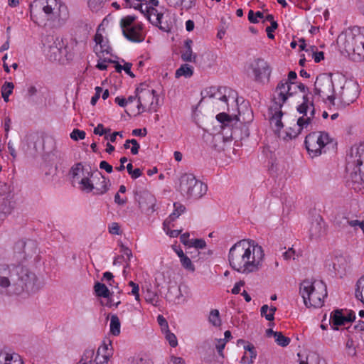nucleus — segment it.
I'll list each match as a JSON object with an SVG mask.
<instances>
[{
  "mask_svg": "<svg viewBox=\"0 0 364 364\" xmlns=\"http://www.w3.org/2000/svg\"><path fill=\"white\" fill-rule=\"evenodd\" d=\"M264 253L262 247L255 241L241 240L229 251L228 261L230 267L242 274L259 271L262 267Z\"/></svg>",
  "mask_w": 364,
  "mask_h": 364,
  "instance_id": "obj_1",
  "label": "nucleus"
},
{
  "mask_svg": "<svg viewBox=\"0 0 364 364\" xmlns=\"http://www.w3.org/2000/svg\"><path fill=\"white\" fill-rule=\"evenodd\" d=\"M36 279V274L21 262L0 264V288H10L18 294L25 288L33 289Z\"/></svg>",
  "mask_w": 364,
  "mask_h": 364,
  "instance_id": "obj_2",
  "label": "nucleus"
},
{
  "mask_svg": "<svg viewBox=\"0 0 364 364\" xmlns=\"http://www.w3.org/2000/svg\"><path fill=\"white\" fill-rule=\"evenodd\" d=\"M337 43L353 60H364V28H348L338 36Z\"/></svg>",
  "mask_w": 364,
  "mask_h": 364,
  "instance_id": "obj_3",
  "label": "nucleus"
},
{
  "mask_svg": "<svg viewBox=\"0 0 364 364\" xmlns=\"http://www.w3.org/2000/svg\"><path fill=\"white\" fill-rule=\"evenodd\" d=\"M291 85H294V83L284 80L278 83L275 90L278 97L274 98L272 105L269 108V120L271 124H274L275 132H279L283 127V123L281 121L283 115L282 107L288 97L294 95V92H291Z\"/></svg>",
  "mask_w": 364,
  "mask_h": 364,
  "instance_id": "obj_4",
  "label": "nucleus"
},
{
  "mask_svg": "<svg viewBox=\"0 0 364 364\" xmlns=\"http://www.w3.org/2000/svg\"><path fill=\"white\" fill-rule=\"evenodd\" d=\"M300 294L307 307H321L323 304V299L327 296L326 284L322 282H311L304 280L300 284Z\"/></svg>",
  "mask_w": 364,
  "mask_h": 364,
  "instance_id": "obj_5",
  "label": "nucleus"
},
{
  "mask_svg": "<svg viewBox=\"0 0 364 364\" xmlns=\"http://www.w3.org/2000/svg\"><path fill=\"white\" fill-rule=\"evenodd\" d=\"M364 160V145L354 146L351 147L350 154L347 158V170H352L350 178L355 183L362 184L364 179L361 174L360 166Z\"/></svg>",
  "mask_w": 364,
  "mask_h": 364,
  "instance_id": "obj_6",
  "label": "nucleus"
},
{
  "mask_svg": "<svg viewBox=\"0 0 364 364\" xmlns=\"http://www.w3.org/2000/svg\"><path fill=\"white\" fill-rule=\"evenodd\" d=\"M331 142L328 134L324 132L310 133L304 141L308 153L312 158L321 155L325 146Z\"/></svg>",
  "mask_w": 364,
  "mask_h": 364,
  "instance_id": "obj_7",
  "label": "nucleus"
},
{
  "mask_svg": "<svg viewBox=\"0 0 364 364\" xmlns=\"http://www.w3.org/2000/svg\"><path fill=\"white\" fill-rule=\"evenodd\" d=\"M334 85L331 73H322L317 76L314 83V93L326 100L332 105H336Z\"/></svg>",
  "mask_w": 364,
  "mask_h": 364,
  "instance_id": "obj_8",
  "label": "nucleus"
},
{
  "mask_svg": "<svg viewBox=\"0 0 364 364\" xmlns=\"http://www.w3.org/2000/svg\"><path fill=\"white\" fill-rule=\"evenodd\" d=\"M136 16L134 15H128L122 18L120 21V27L122 28L123 36L129 41L134 43H140L144 40L142 34V24L134 23Z\"/></svg>",
  "mask_w": 364,
  "mask_h": 364,
  "instance_id": "obj_9",
  "label": "nucleus"
},
{
  "mask_svg": "<svg viewBox=\"0 0 364 364\" xmlns=\"http://www.w3.org/2000/svg\"><path fill=\"white\" fill-rule=\"evenodd\" d=\"M247 72L255 82H264L265 80H269L272 68L264 59L257 58L249 63Z\"/></svg>",
  "mask_w": 364,
  "mask_h": 364,
  "instance_id": "obj_10",
  "label": "nucleus"
},
{
  "mask_svg": "<svg viewBox=\"0 0 364 364\" xmlns=\"http://www.w3.org/2000/svg\"><path fill=\"white\" fill-rule=\"evenodd\" d=\"M336 105L338 109H345L353 103L358 96V86L354 83L345 84L341 87L340 90L335 92Z\"/></svg>",
  "mask_w": 364,
  "mask_h": 364,
  "instance_id": "obj_11",
  "label": "nucleus"
},
{
  "mask_svg": "<svg viewBox=\"0 0 364 364\" xmlns=\"http://www.w3.org/2000/svg\"><path fill=\"white\" fill-rule=\"evenodd\" d=\"M244 107L245 109L243 111L239 110L238 116L235 115L234 117L225 112H221L217 114L216 119L220 123H221V127H233L237 122H240L245 124L251 123L254 118L253 112L246 106H244Z\"/></svg>",
  "mask_w": 364,
  "mask_h": 364,
  "instance_id": "obj_12",
  "label": "nucleus"
},
{
  "mask_svg": "<svg viewBox=\"0 0 364 364\" xmlns=\"http://www.w3.org/2000/svg\"><path fill=\"white\" fill-rule=\"evenodd\" d=\"M297 111L303 116L297 119L296 124L300 129L306 128L311 124L315 114V108L312 101H310L307 95H304L303 102L297 107Z\"/></svg>",
  "mask_w": 364,
  "mask_h": 364,
  "instance_id": "obj_13",
  "label": "nucleus"
},
{
  "mask_svg": "<svg viewBox=\"0 0 364 364\" xmlns=\"http://www.w3.org/2000/svg\"><path fill=\"white\" fill-rule=\"evenodd\" d=\"M136 97L141 106L147 107L148 112L156 111L154 106V100H158L155 97V90L149 89L146 84L141 83L136 89Z\"/></svg>",
  "mask_w": 364,
  "mask_h": 364,
  "instance_id": "obj_14",
  "label": "nucleus"
},
{
  "mask_svg": "<svg viewBox=\"0 0 364 364\" xmlns=\"http://www.w3.org/2000/svg\"><path fill=\"white\" fill-rule=\"evenodd\" d=\"M134 199L138 203L139 208L143 213L150 215L155 211L156 198L149 191H135Z\"/></svg>",
  "mask_w": 364,
  "mask_h": 364,
  "instance_id": "obj_15",
  "label": "nucleus"
},
{
  "mask_svg": "<svg viewBox=\"0 0 364 364\" xmlns=\"http://www.w3.org/2000/svg\"><path fill=\"white\" fill-rule=\"evenodd\" d=\"M60 1L59 0H36L32 6L42 9L48 19H53Z\"/></svg>",
  "mask_w": 364,
  "mask_h": 364,
  "instance_id": "obj_16",
  "label": "nucleus"
},
{
  "mask_svg": "<svg viewBox=\"0 0 364 364\" xmlns=\"http://www.w3.org/2000/svg\"><path fill=\"white\" fill-rule=\"evenodd\" d=\"M197 179L192 173H183L179 178L178 190L181 193L186 196L189 191H193V188L196 184Z\"/></svg>",
  "mask_w": 364,
  "mask_h": 364,
  "instance_id": "obj_17",
  "label": "nucleus"
},
{
  "mask_svg": "<svg viewBox=\"0 0 364 364\" xmlns=\"http://www.w3.org/2000/svg\"><path fill=\"white\" fill-rule=\"evenodd\" d=\"M94 191L95 194H104L109 188L110 181L101 172H94Z\"/></svg>",
  "mask_w": 364,
  "mask_h": 364,
  "instance_id": "obj_18",
  "label": "nucleus"
},
{
  "mask_svg": "<svg viewBox=\"0 0 364 364\" xmlns=\"http://www.w3.org/2000/svg\"><path fill=\"white\" fill-rule=\"evenodd\" d=\"M202 99L200 103L202 102L206 97L215 98L218 102L223 103V106H218V109H224L228 106V98L225 95H221L220 89H216L215 87H210L201 92Z\"/></svg>",
  "mask_w": 364,
  "mask_h": 364,
  "instance_id": "obj_19",
  "label": "nucleus"
},
{
  "mask_svg": "<svg viewBox=\"0 0 364 364\" xmlns=\"http://www.w3.org/2000/svg\"><path fill=\"white\" fill-rule=\"evenodd\" d=\"M325 224L321 218H318L311 223L309 229V237L311 240H317L325 235Z\"/></svg>",
  "mask_w": 364,
  "mask_h": 364,
  "instance_id": "obj_20",
  "label": "nucleus"
},
{
  "mask_svg": "<svg viewBox=\"0 0 364 364\" xmlns=\"http://www.w3.org/2000/svg\"><path fill=\"white\" fill-rule=\"evenodd\" d=\"M69 18L70 14L67 6L60 1L53 20L56 21L58 26H62L66 23Z\"/></svg>",
  "mask_w": 364,
  "mask_h": 364,
  "instance_id": "obj_21",
  "label": "nucleus"
},
{
  "mask_svg": "<svg viewBox=\"0 0 364 364\" xmlns=\"http://www.w3.org/2000/svg\"><path fill=\"white\" fill-rule=\"evenodd\" d=\"M94 41L96 43L95 51L97 55L104 54L105 53H110L112 48L108 44V41L104 40L103 36L99 33L98 31L95 36Z\"/></svg>",
  "mask_w": 364,
  "mask_h": 364,
  "instance_id": "obj_22",
  "label": "nucleus"
},
{
  "mask_svg": "<svg viewBox=\"0 0 364 364\" xmlns=\"http://www.w3.org/2000/svg\"><path fill=\"white\" fill-rule=\"evenodd\" d=\"M207 190V186L204 184L202 181L198 180L196 186L193 188V191H189V193L186 196V197L187 198L198 199L206 193Z\"/></svg>",
  "mask_w": 364,
  "mask_h": 364,
  "instance_id": "obj_23",
  "label": "nucleus"
},
{
  "mask_svg": "<svg viewBox=\"0 0 364 364\" xmlns=\"http://www.w3.org/2000/svg\"><path fill=\"white\" fill-rule=\"evenodd\" d=\"M342 311V309H336L331 314L330 323H332L333 325L335 326H332L333 330H338V326H342L347 323Z\"/></svg>",
  "mask_w": 364,
  "mask_h": 364,
  "instance_id": "obj_24",
  "label": "nucleus"
},
{
  "mask_svg": "<svg viewBox=\"0 0 364 364\" xmlns=\"http://www.w3.org/2000/svg\"><path fill=\"white\" fill-rule=\"evenodd\" d=\"M193 41L191 39H186L184 42L186 50L182 53L181 58L186 62H196V55L193 53L191 46Z\"/></svg>",
  "mask_w": 364,
  "mask_h": 364,
  "instance_id": "obj_25",
  "label": "nucleus"
},
{
  "mask_svg": "<svg viewBox=\"0 0 364 364\" xmlns=\"http://www.w3.org/2000/svg\"><path fill=\"white\" fill-rule=\"evenodd\" d=\"M90 177L94 178V172L91 171L87 172V176H85L79 182L80 189L86 193H90L94 191V183L90 180Z\"/></svg>",
  "mask_w": 364,
  "mask_h": 364,
  "instance_id": "obj_26",
  "label": "nucleus"
},
{
  "mask_svg": "<svg viewBox=\"0 0 364 364\" xmlns=\"http://www.w3.org/2000/svg\"><path fill=\"white\" fill-rule=\"evenodd\" d=\"M36 242L31 240H26V246L23 250L21 261H18V262H21L23 264V261H25L28 257H31L34 253H36Z\"/></svg>",
  "mask_w": 364,
  "mask_h": 364,
  "instance_id": "obj_27",
  "label": "nucleus"
},
{
  "mask_svg": "<svg viewBox=\"0 0 364 364\" xmlns=\"http://www.w3.org/2000/svg\"><path fill=\"white\" fill-rule=\"evenodd\" d=\"M170 6L174 7L182 6L185 9L188 10L195 6L196 0H166Z\"/></svg>",
  "mask_w": 364,
  "mask_h": 364,
  "instance_id": "obj_28",
  "label": "nucleus"
},
{
  "mask_svg": "<svg viewBox=\"0 0 364 364\" xmlns=\"http://www.w3.org/2000/svg\"><path fill=\"white\" fill-rule=\"evenodd\" d=\"M96 295L99 297L109 298L110 291L105 284L96 282L94 286Z\"/></svg>",
  "mask_w": 364,
  "mask_h": 364,
  "instance_id": "obj_29",
  "label": "nucleus"
},
{
  "mask_svg": "<svg viewBox=\"0 0 364 364\" xmlns=\"http://www.w3.org/2000/svg\"><path fill=\"white\" fill-rule=\"evenodd\" d=\"M193 68L188 64H183L178 69L176 70L175 76L176 78H178L181 76L190 77L193 75Z\"/></svg>",
  "mask_w": 364,
  "mask_h": 364,
  "instance_id": "obj_30",
  "label": "nucleus"
},
{
  "mask_svg": "<svg viewBox=\"0 0 364 364\" xmlns=\"http://www.w3.org/2000/svg\"><path fill=\"white\" fill-rule=\"evenodd\" d=\"M26 246V240H20L17 241L14 247V255L17 260L21 261L23 250Z\"/></svg>",
  "mask_w": 364,
  "mask_h": 364,
  "instance_id": "obj_31",
  "label": "nucleus"
},
{
  "mask_svg": "<svg viewBox=\"0 0 364 364\" xmlns=\"http://www.w3.org/2000/svg\"><path fill=\"white\" fill-rule=\"evenodd\" d=\"M120 321L117 315H112L110 319V333L113 336H118L120 333Z\"/></svg>",
  "mask_w": 364,
  "mask_h": 364,
  "instance_id": "obj_32",
  "label": "nucleus"
},
{
  "mask_svg": "<svg viewBox=\"0 0 364 364\" xmlns=\"http://www.w3.org/2000/svg\"><path fill=\"white\" fill-rule=\"evenodd\" d=\"M12 188L10 185L5 182L0 181V197L2 200L11 199Z\"/></svg>",
  "mask_w": 364,
  "mask_h": 364,
  "instance_id": "obj_33",
  "label": "nucleus"
},
{
  "mask_svg": "<svg viewBox=\"0 0 364 364\" xmlns=\"http://www.w3.org/2000/svg\"><path fill=\"white\" fill-rule=\"evenodd\" d=\"M14 87V83L11 82H5L2 85L1 95L6 102H9V97L12 93Z\"/></svg>",
  "mask_w": 364,
  "mask_h": 364,
  "instance_id": "obj_34",
  "label": "nucleus"
},
{
  "mask_svg": "<svg viewBox=\"0 0 364 364\" xmlns=\"http://www.w3.org/2000/svg\"><path fill=\"white\" fill-rule=\"evenodd\" d=\"M174 210L173 212L169 215V219L171 221L175 220L176 218H178L186 210V207L179 203H173Z\"/></svg>",
  "mask_w": 364,
  "mask_h": 364,
  "instance_id": "obj_35",
  "label": "nucleus"
},
{
  "mask_svg": "<svg viewBox=\"0 0 364 364\" xmlns=\"http://www.w3.org/2000/svg\"><path fill=\"white\" fill-rule=\"evenodd\" d=\"M2 360H4L3 364H23V362L19 358V356L18 355H14L11 354L4 353Z\"/></svg>",
  "mask_w": 364,
  "mask_h": 364,
  "instance_id": "obj_36",
  "label": "nucleus"
},
{
  "mask_svg": "<svg viewBox=\"0 0 364 364\" xmlns=\"http://www.w3.org/2000/svg\"><path fill=\"white\" fill-rule=\"evenodd\" d=\"M112 341L109 338L103 341V344L98 348L97 353L98 355L105 354L106 353H109L110 356L112 355Z\"/></svg>",
  "mask_w": 364,
  "mask_h": 364,
  "instance_id": "obj_37",
  "label": "nucleus"
},
{
  "mask_svg": "<svg viewBox=\"0 0 364 364\" xmlns=\"http://www.w3.org/2000/svg\"><path fill=\"white\" fill-rule=\"evenodd\" d=\"M208 321L211 323L214 326H220L221 325V320L220 318L219 311L217 309H213L210 312V315L208 317Z\"/></svg>",
  "mask_w": 364,
  "mask_h": 364,
  "instance_id": "obj_38",
  "label": "nucleus"
},
{
  "mask_svg": "<svg viewBox=\"0 0 364 364\" xmlns=\"http://www.w3.org/2000/svg\"><path fill=\"white\" fill-rule=\"evenodd\" d=\"M145 299L148 303L151 304L154 306L159 305V299L156 293L149 289L146 290Z\"/></svg>",
  "mask_w": 364,
  "mask_h": 364,
  "instance_id": "obj_39",
  "label": "nucleus"
},
{
  "mask_svg": "<svg viewBox=\"0 0 364 364\" xmlns=\"http://www.w3.org/2000/svg\"><path fill=\"white\" fill-rule=\"evenodd\" d=\"M275 342L280 346L286 347L290 343V338L284 336L282 332L276 333Z\"/></svg>",
  "mask_w": 364,
  "mask_h": 364,
  "instance_id": "obj_40",
  "label": "nucleus"
},
{
  "mask_svg": "<svg viewBox=\"0 0 364 364\" xmlns=\"http://www.w3.org/2000/svg\"><path fill=\"white\" fill-rule=\"evenodd\" d=\"M244 349L250 353V360H247V363H252L253 360L257 357V352L255 346L250 343H247V345L244 346Z\"/></svg>",
  "mask_w": 364,
  "mask_h": 364,
  "instance_id": "obj_41",
  "label": "nucleus"
},
{
  "mask_svg": "<svg viewBox=\"0 0 364 364\" xmlns=\"http://www.w3.org/2000/svg\"><path fill=\"white\" fill-rule=\"evenodd\" d=\"M180 262L184 269L191 272H194L195 267L193 264L191 259L187 255L180 259Z\"/></svg>",
  "mask_w": 364,
  "mask_h": 364,
  "instance_id": "obj_42",
  "label": "nucleus"
},
{
  "mask_svg": "<svg viewBox=\"0 0 364 364\" xmlns=\"http://www.w3.org/2000/svg\"><path fill=\"white\" fill-rule=\"evenodd\" d=\"M10 200L11 199H4L0 205V212L4 215L10 213L13 208Z\"/></svg>",
  "mask_w": 364,
  "mask_h": 364,
  "instance_id": "obj_43",
  "label": "nucleus"
},
{
  "mask_svg": "<svg viewBox=\"0 0 364 364\" xmlns=\"http://www.w3.org/2000/svg\"><path fill=\"white\" fill-rule=\"evenodd\" d=\"M163 333L165 334V338L168 341V343L171 347L174 348L178 345L176 336L174 333H171L169 329Z\"/></svg>",
  "mask_w": 364,
  "mask_h": 364,
  "instance_id": "obj_44",
  "label": "nucleus"
},
{
  "mask_svg": "<svg viewBox=\"0 0 364 364\" xmlns=\"http://www.w3.org/2000/svg\"><path fill=\"white\" fill-rule=\"evenodd\" d=\"M85 132L78 129H74L70 133V136L74 141H78L79 139H84L85 138Z\"/></svg>",
  "mask_w": 364,
  "mask_h": 364,
  "instance_id": "obj_45",
  "label": "nucleus"
},
{
  "mask_svg": "<svg viewBox=\"0 0 364 364\" xmlns=\"http://www.w3.org/2000/svg\"><path fill=\"white\" fill-rule=\"evenodd\" d=\"M206 246L205 241L203 239H192L188 247H195L196 249H204Z\"/></svg>",
  "mask_w": 364,
  "mask_h": 364,
  "instance_id": "obj_46",
  "label": "nucleus"
},
{
  "mask_svg": "<svg viewBox=\"0 0 364 364\" xmlns=\"http://www.w3.org/2000/svg\"><path fill=\"white\" fill-rule=\"evenodd\" d=\"M93 355H94V350L93 349H87L84 352L80 360L85 362L87 364H91Z\"/></svg>",
  "mask_w": 364,
  "mask_h": 364,
  "instance_id": "obj_47",
  "label": "nucleus"
},
{
  "mask_svg": "<svg viewBox=\"0 0 364 364\" xmlns=\"http://www.w3.org/2000/svg\"><path fill=\"white\" fill-rule=\"evenodd\" d=\"M146 10V16L149 22L151 23V19L155 18V14L158 13V11L154 7H149L148 6H145Z\"/></svg>",
  "mask_w": 364,
  "mask_h": 364,
  "instance_id": "obj_48",
  "label": "nucleus"
},
{
  "mask_svg": "<svg viewBox=\"0 0 364 364\" xmlns=\"http://www.w3.org/2000/svg\"><path fill=\"white\" fill-rule=\"evenodd\" d=\"M109 357V353H106L105 354H103L102 357H100V355H98V354L97 353L95 361L96 364H107L108 363Z\"/></svg>",
  "mask_w": 364,
  "mask_h": 364,
  "instance_id": "obj_49",
  "label": "nucleus"
},
{
  "mask_svg": "<svg viewBox=\"0 0 364 364\" xmlns=\"http://www.w3.org/2000/svg\"><path fill=\"white\" fill-rule=\"evenodd\" d=\"M157 321L161 328L162 332H164L166 330H168V322L163 316L159 315L157 317Z\"/></svg>",
  "mask_w": 364,
  "mask_h": 364,
  "instance_id": "obj_50",
  "label": "nucleus"
},
{
  "mask_svg": "<svg viewBox=\"0 0 364 364\" xmlns=\"http://www.w3.org/2000/svg\"><path fill=\"white\" fill-rule=\"evenodd\" d=\"M129 285L132 287V294H133L135 296L136 300L139 301V285L132 281H130L129 282Z\"/></svg>",
  "mask_w": 364,
  "mask_h": 364,
  "instance_id": "obj_51",
  "label": "nucleus"
},
{
  "mask_svg": "<svg viewBox=\"0 0 364 364\" xmlns=\"http://www.w3.org/2000/svg\"><path fill=\"white\" fill-rule=\"evenodd\" d=\"M127 143H131L132 146L131 148V152L132 154L136 155L139 153V149L140 148L139 144L137 142V141L134 139H128Z\"/></svg>",
  "mask_w": 364,
  "mask_h": 364,
  "instance_id": "obj_52",
  "label": "nucleus"
},
{
  "mask_svg": "<svg viewBox=\"0 0 364 364\" xmlns=\"http://www.w3.org/2000/svg\"><path fill=\"white\" fill-rule=\"evenodd\" d=\"M278 27L277 22H272L270 26L266 28V32L267 33V36L270 39H273L274 38V35L272 34V32L276 30Z\"/></svg>",
  "mask_w": 364,
  "mask_h": 364,
  "instance_id": "obj_53",
  "label": "nucleus"
},
{
  "mask_svg": "<svg viewBox=\"0 0 364 364\" xmlns=\"http://www.w3.org/2000/svg\"><path fill=\"white\" fill-rule=\"evenodd\" d=\"M106 0H88V5L92 10H97Z\"/></svg>",
  "mask_w": 364,
  "mask_h": 364,
  "instance_id": "obj_54",
  "label": "nucleus"
},
{
  "mask_svg": "<svg viewBox=\"0 0 364 364\" xmlns=\"http://www.w3.org/2000/svg\"><path fill=\"white\" fill-rule=\"evenodd\" d=\"M346 346L348 349V355L353 356L356 354V350L353 346V341L351 338H349L347 341Z\"/></svg>",
  "mask_w": 364,
  "mask_h": 364,
  "instance_id": "obj_55",
  "label": "nucleus"
},
{
  "mask_svg": "<svg viewBox=\"0 0 364 364\" xmlns=\"http://www.w3.org/2000/svg\"><path fill=\"white\" fill-rule=\"evenodd\" d=\"M155 18L151 19V23L156 26H158L161 30H165L161 26H159L161 24V19L163 17V14L161 13H156L155 14Z\"/></svg>",
  "mask_w": 364,
  "mask_h": 364,
  "instance_id": "obj_56",
  "label": "nucleus"
},
{
  "mask_svg": "<svg viewBox=\"0 0 364 364\" xmlns=\"http://www.w3.org/2000/svg\"><path fill=\"white\" fill-rule=\"evenodd\" d=\"M119 225L117 223H112L109 226V232L113 235H120Z\"/></svg>",
  "mask_w": 364,
  "mask_h": 364,
  "instance_id": "obj_57",
  "label": "nucleus"
},
{
  "mask_svg": "<svg viewBox=\"0 0 364 364\" xmlns=\"http://www.w3.org/2000/svg\"><path fill=\"white\" fill-rule=\"evenodd\" d=\"M80 171L83 172V166L81 163H78L75 165V167H73L70 173L73 177L75 178L78 176Z\"/></svg>",
  "mask_w": 364,
  "mask_h": 364,
  "instance_id": "obj_58",
  "label": "nucleus"
},
{
  "mask_svg": "<svg viewBox=\"0 0 364 364\" xmlns=\"http://www.w3.org/2000/svg\"><path fill=\"white\" fill-rule=\"evenodd\" d=\"M226 342L225 340L219 339L217 341V344L215 345V348L220 355L223 356V350L225 346Z\"/></svg>",
  "mask_w": 364,
  "mask_h": 364,
  "instance_id": "obj_59",
  "label": "nucleus"
},
{
  "mask_svg": "<svg viewBox=\"0 0 364 364\" xmlns=\"http://www.w3.org/2000/svg\"><path fill=\"white\" fill-rule=\"evenodd\" d=\"M180 240H181V242L184 245L189 247L191 240L189 239V233L188 232L182 234L180 237Z\"/></svg>",
  "mask_w": 364,
  "mask_h": 364,
  "instance_id": "obj_60",
  "label": "nucleus"
},
{
  "mask_svg": "<svg viewBox=\"0 0 364 364\" xmlns=\"http://www.w3.org/2000/svg\"><path fill=\"white\" fill-rule=\"evenodd\" d=\"M11 119L9 117H6L4 118V131L6 132V136L7 137L8 136V134H9V130H10V127H11Z\"/></svg>",
  "mask_w": 364,
  "mask_h": 364,
  "instance_id": "obj_61",
  "label": "nucleus"
},
{
  "mask_svg": "<svg viewBox=\"0 0 364 364\" xmlns=\"http://www.w3.org/2000/svg\"><path fill=\"white\" fill-rule=\"evenodd\" d=\"M100 168L101 169H105L107 173H110L113 171V168L111 165H109L107 161H102L100 164Z\"/></svg>",
  "mask_w": 364,
  "mask_h": 364,
  "instance_id": "obj_62",
  "label": "nucleus"
},
{
  "mask_svg": "<svg viewBox=\"0 0 364 364\" xmlns=\"http://www.w3.org/2000/svg\"><path fill=\"white\" fill-rule=\"evenodd\" d=\"M120 247L121 252L127 257L128 259H130V258L132 257V250L129 247L124 246L123 244L120 245Z\"/></svg>",
  "mask_w": 364,
  "mask_h": 364,
  "instance_id": "obj_63",
  "label": "nucleus"
},
{
  "mask_svg": "<svg viewBox=\"0 0 364 364\" xmlns=\"http://www.w3.org/2000/svg\"><path fill=\"white\" fill-rule=\"evenodd\" d=\"M94 134H97V135H100V136H102L103 134H105V128H104V126L102 124H99L95 129H94V131H93Z\"/></svg>",
  "mask_w": 364,
  "mask_h": 364,
  "instance_id": "obj_64",
  "label": "nucleus"
}]
</instances>
